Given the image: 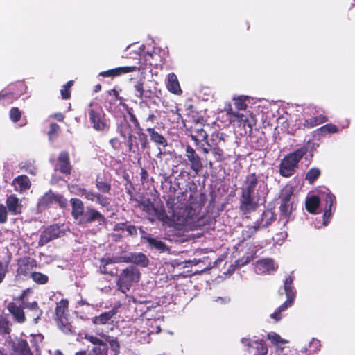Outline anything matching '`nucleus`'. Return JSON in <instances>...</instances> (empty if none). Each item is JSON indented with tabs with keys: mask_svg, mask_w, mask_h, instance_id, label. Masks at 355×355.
<instances>
[{
	"mask_svg": "<svg viewBox=\"0 0 355 355\" xmlns=\"http://www.w3.org/2000/svg\"><path fill=\"white\" fill-rule=\"evenodd\" d=\"M139 204L142 207L143 211L148 214H153L156 208L150 199L139 201Z\"/></svg>",
	"mask_w": 355,
	"mask_h": 355,
	"instance_id": "09e8293b",
	"label": "nucleus"
},
{
	"mask_svg": "<svg viewBox=\"0 0 355 355\" xmlns=\"http://www.w3.org/2000/svg\"><path fill=\"white\" fill-rule=\"evenodd\" d=\"M267 184L255 172L247 174L240 187L239 210L243 214L255 211L266 194Z\"/></svg>",
	"mask_w": 355,
	"mask_h": 355,
	"instance_id": "f03ea898",
	"label": "nucleus"
},
{
	"mask_svg": "<svg viewBox=\"0 0 355 355\" xmlns=\"http://www.w3.org/2000/svg\"><path fill=\"white\" fill-rule=\"evenodd\" d=\"M227 135L224 132L216 131L211 133L209 139H207L206 144L210 148L213 146H217L220 144L221 142H225V138Z\"/></svg>",
	"mask_w": 355,
	"mask_h": 355,
	"instance_id": "473e14b6",
	"label": "nucleus"
},
{
	"mask_svg": "<svg viewBox=\"0 0 355 355\" xmlns=\"http://www.w3.org/2000/svg\"><path fill=\"white\" fill-rule=\"evenodd\" d=\"M148 248L150 250H155L159 253L169 252V247L158 238L153 237L147 239Z\"/></svg>",
	"mask_w": 355,
	"mask_h": 355,
	"instance_id": "aec40b11",
	"label": "nucleus"
},
{
	"mask_svg": "<svg viewBox=\"0 0 355 355\" xmlns=\"http://www.w3.org/2000/svg\"><path fill=\"white\" fill-rule=\"evenodd\" d=\"M60 94L62 96V98L64 100L69 99L71 98V91L69 89L66 88L65 87H62V89L60 90Z\"/></svg>",
	"mask_w": 355,
	"mask_h": 355,
	"instance_id": "774afa93",
	"label": "nucleus"
},
{
	"mask_svg": "<svg viewBox=\"0 0 355 355\" xmlns=\"http://www.w3.org/2000/svg\"><path fill=\"white\" fill-rule=\"evenodd\" d=\"M256 268L260 274L270 272L276 270L274 260L271 258H265L257 261Z\"/></svg>",
	"mask_w": 355,
	"mask_h": 355,
	"instance_id": "4be33fe9",
	"label": "nucleus"
},
{
	"mask_svg": "<svg viewBox=\"0 0 355 355\" xmlns=\"http://www.w3.org/2000/svg\"><path fill=\"white\" fill-rule=\"evenodd\" d=\"M127 114L129 116V121L133 123L134 128L136 130L142 128L136 115L134 114V111L132 107L127 108Z\"/></svg>",
	"mask_w": 355,
	"mask_h": 355,
	"instance_id": "3c124183",
	"label": "nucleus"
},
{
	"mask_svg": "<svg viewBox=\"0 0 355 355\" xmlns=\"http://www.w3.org/2000/svg\"><path fill=\"white\" fill-rule=\"evenodd\" d=\"M69 202L71 207V216L73 219L79 220L85 212V207L83 202L77 198H72Z\"/></svg>",
	"mask_w": 355,
	"mask_h": 355,
	"instance_id": "6ab92c4d",
	"label": "nucleus"
},
{
	"mask_svg": "<svg viewBox=\"0 0 355 355\" xmlns=\"http://www.w3.org/2000/svg\"><path fill=\"white\" fill-rule=\"evenodd\" d=\"M187 186L191 192V193L189 195V201L197 202L196 200H197L198 196L200 198V200L205 198L204 193H198V186L196 184V183L193 181L189 182Z\"/></svg>",
	"mask_w": 355,
	"mask_h": 355,
	"instance_id": "58836bf2",
	"label": "nucleus"
},
{
	"mask_svg": "<svg viewBox=\"0 0 355 355\" xmlns=\"http://www.w3.org/2000/svg\"><path fill=\"white\" fill-rule=\"evenodd\" d=\"M85 339L95 345L90 352H108L107 343L98 337L92 335H86Z\"/></svg>",
	"mask_w": 355,
	"mask_h": 355,
	"instance_id": "393cba45",
	"label": "nucleus"
},
{
	"mask_svg": "<svg viewBox=\"0 0 355 355\" xmlns=\"http://www.w3.org/2000/svg\"><path fill=\"white\" fill-rule=\"evenodd\" d=\"M191 137L196 145H199L200 142L201 141L206 142L208 137V135L202 127L196 125V127L192 130Z\"/></svg>",
	"mask_w": 355,
	"mask_h": 355,
	"instance_id": "2f4dec72",
	"label": "nucleus"
},
{
	"mask_svg": "<svg viewBox=\"0 0 355 355\" xmlns=\"http://www.w3.org/2000/svg\"><path fill=\"white\" fill-rule=\"evenodd\" d=\"M117 130L120 136L123 138H126V137H128L127 134L128 135L129 134H132V131L129 121L125 118L120 122L117 127Z\"/></svg>",
	"mask_w": 355,
	"mask_h": 355,
	"instance_id": "ea45409f",
	"label": "nucleus"
},
{
	"mask_svg": "<svg viewBox=\"0 0 355 355\" xmlns=\"http://www.w3.org/2000/svg\"><path fill=\"white\" fill-rule=\"evenodd\" d=\"M116 312L114 310L105 311L101 313L98 316H95L92 319V322L96 325H102L108 323V322L113 318Z\"/></svg>",
	"mask_w": 355,
	"mask_h": 355,
	"instance_id": "72a5a7b5",
	"label": "nucleus"
},
{
	"mask_svg": "<svg viewBox=\"0 0 355 355\" xmlns=\"http://www.w3.org/2000/svg\"><path fill=\"white\" fill-rule=\"evenodd\" d=\"M7 308L16 322L22 324L26 321V316L22 305L18 306L15 302H11L8 304Z\"/></svg>",
	"mask_w": 355,
	"mask_h": 355,
	"instance_id": "412c9836",
	"label": "nucleus"
},
{
	"mask_svg": "<svg viewBox=\"0 0 355 355\" xmlns=\"http://www.w3.org/2000/svg\"><path fill=\"white\" fill-rule=\"evenodd\" d=\"M15 351L17 352V355H33L26 340H21L17 343Z\"/></svg>",
	"mask_w": 355,
	"mask_h": 355,
	"instance_id": "79ce46f5",
	"label": "nucleus"
},
{
	"mask_svg": "<svg viewBox=\"0 0 355 355\" xmlns=\"http://www.w3.org/2000/svg\"><path fill=\"white\" fill-rule=\"evenodd\" d=\"M141 272L135 266H129L123 269L116 277L117 290L125 294L139 282Z\"/></svg>",
	"mask_w": 355,
	"mask_h": 355,
	"instance_id": "39448f33",
	"label": "nucleus"
},
{
	"mask_svg": "<svg viewBox=\"0 0 355 355\" xmlns=\"http://www.w3.org/2000/svg\"><path fill=\"white\" fill-rule=\"evenodd\" d=\"M261 227L259 223L257 222V225L250 227L248 230L243 233L244 239H250L254 235Z\"/></svg>",
	"mask_w": 355,
	"mask_h": 355,
	"instance_id": "5fc2aeb1",
	"label": "nucleus"
},
{
	"mask_svg": "<svg viewBox=\"0 0 355 355\" xmlns=\"http://www.w3.org/2000/svg\"><path fill=\"white\" fill-rule=\"evenodd\" d=\"M138 67L137 66L119 67L114 69H111L107 71H102L99 73V76L102 77L115 78L126 73L136 71Z\"/></svg>",
	"mask_w": 355,
	"mask_h": 355,
	"instance_id": "f3484780",
	"label": "nucleus"
},
{
	"mask_svg": "<svg viewBox=\"0 0 355 355\" xmlns=\"http://www.w3.org/2000/svg\"><path fill=\"white\" fill-rule=\"evenodd\" d=\"M62 234V231L58 225L54 224L47 227L40 234L38 241V246L42 247L54 240Z\"/></svg>",
	"mask_w": 355,
	"mask_h": 355,
	"instance_id": "ddd939ff",
	"label": "nucleus"
},
{
	"mask_svg": "<svg viewBox=\"0 0 355 355\" xmlns=\"http://www.w3.org/2000/svg\"><path fill=\"white\" fill-rule=\"evenodd\" d=\"M105 340L110 344L111 349L114 352V355H119L120 353V344L116 338L106 336Z\"/></svg>",
	"mask_w": 355,
	"mask_h": 355,
	"instance_id": "49530a36",
	"label": "nucleus"
},
{
	"mask_svg": "<svg viewBox=\"0 0 355 355\" xmlns=\"http://www.w3.org/2000/svg\"><path fill=\"white\" fill-rule=\"evenodd\" d=\"M68 317L69 315H64L56 318L59 328L66 334H73L72 325L69 322Z\"/></svg>",
	"mask_w": 355,
	"mask_h": 355,
	"instance_id": "e433bc0d",
	"label": "nucleus"
},
{
	"mask_svg": "<svg viewBox=\"0 0 355 355\" xmlns=\"http://www.w3.org/2000/svg\"><path fill=\"white\" fill-rule=\"evenodd\" d=\"M308 150V146H303L286 155L281 160L279 165V172L280 175L284 178H290L293 176L298 168L300 161L307 153Z\"/></svg>",
	"mask_w": 355,
	"mask_h": 355,
	"instance_id": "20e7f679",
	"label": "nucleus"
},
{
	"mask_svg": "<svg viewBox=\"0 0 355 355\" xmlns=\"http://www.w3.org/2000/svg\"><path fill=\"white\" fill-rule=\"evenodd\" d=\"M109 144H110L112 148L116 151L120 150L121 148L122 144L118 137H113L110 139L109 141Z\"/></svg>",
	"mask_w": 355,
	"mask_h": 355,
	"instance_id": "052dcab7",
	"label": "nucleus"
},
{
	"mask_svg": "<svg viewBox=\"0 0 355 355\" xmlns=\"http://www.w3.org/2000/svg\"><path fill=\"white\" fill-rule=\"evenodd\" d=\"M126 138L127 139L125 144L128 147V152L132 153L134 155H139L140 148L139 146V143L135 141L137 137L134 136L132 134H129V135H128Z\"/></svg>",
	"mask_w": 355,
	"mask_h": 355,
	"instance_id": "c9c22d12",
	"label": "nucleus"
},
{
	"mask_svg": "<svg viewBox=\"0 0 355 355\" xmlns=\"http://www.w3.org/2000/svg\"><path fill=\"white\" fill-rule=\"evenodd\" d=\"M37 267V261L35 259L30 257H25L18 263L17 272L19 275H31L33 269Z\"/></svg>",
	"mask_w": 355,
	"mask_h": 355,
	"instance_id": "dca6fc26",
	"label": "nucleus"
},
{
	"mask_svg": "<svg viewBox=\"0 0 355 355\" xmlns=\"http://www.w3.org/2000/svg\"><path fill=\"white\" fill-rule=\"evenodd\" d=\"M294 278V276L291 274L284 280V289L287 300L278 308L277 310L279 311L280 313L285 311L288 306H291L295 298L296 291L293 286Z\"/></svg>",
	"mask_w": 355,
	"mask_h": 355,
	"instance_id": "9b49d317",
	"label": "nucleus"
},
{
	"mask_svg": "<svg viewBox=\"0 0 355 355\" xmlns=\"http://www.w3.org/2000/svg\"><path fill=\"white\" fill-rule=\"evenodd\" d=\"M137 139L140 144V148L142 150L150 148V142L148 139V135L144 132V129L141 128L137 130Z\"/></svg>",
	"mask_w": 355,
	"mask_h": 355,
	"instance_id": "a19ab883",
	"label": "nucleus"
},
{
	"mask_svg": "<svg viewBox=\"0 0 355 355\" xmlns=\"http://www.w3.org/2000/svg\"><path fill=\"white\" fill-rule=\"evenodd\" d=\"M179 194L176 198L170 197L166 200V205L171 209L177 224L192 230L202 227L205 222L201 214L202 205L196 201H189L188 205L183 206L180 200L186 199V191L180 192Z\"/></svg>",
	"mask_w": 355,
	"mask_h": 355,
	"instance_id": "f257e3e1",
	"label": "nucleus"
},
{
	"mask_svg": "<svg viewBox=\"0 0 355 355\" xmlns=\"http://www.w3.org/2000/svg\"><path fill=\"white\" fill-rule=\"evenodd\" d=\"M94 222H97L98 225H105L107 223V219L98 210L92 206H87L78 220V225L86 226Z\"/></svg>",
	"mask_w": 355,
	"mask_h": 355,
	"instance_id": "6e6552de",
	"label": "nucleus"
},
{
	"mask_svg": "<svg viewBox=\"0 0 355 355\" xmlns=\"http://www.w3.org/2000/svg\"><path fill=\"white\" fill-rule=\"evenodd\" d=\"M20 302H21V305L24 309L33 311V317L34 318L35 322L37 323L38 320L40 319L43 313V311L40 308L37 302L33 301L32 302H28L26 300H24V301Z\"/></svg>",
	"mask_w": 355,
	"mask_h": 355,
	"instance_id": "b1692460",
	"label": "nucleus"
},
{
	"mask_svg": "<svg viewBox=\"0 0 355 355\" xmlns=\"http://www.w3.org/2000/svg\"><path fill=\"white\" fill-rule=\"evenodd\" d=\"M89 122L92 128L96 131H105L109 129L105 114L101 108H92L88 112Z\"/></svg>",
	"mask_w": 355,
	"mask_h": 355,
	"instance_id": "1a4fd4ad",
	"label": "nucleus"
},
{
	"mask_svg": "<svg viewBox=\"0 0 355 355\" xmlns=\"http://www.w3.org/2000/svg\"><path fill=\"white\" fill-rule=\"evenodd\" d=\"M248 342V355H267L268 347L263 340H255L252 343L248 341V339H242V343Z\"/></svg>",
	"mask_w": 355,
	"mask_h": 355,
	"instance_id": "2eb2a0df",
	"label": "nucleus"
},
{
	"mask_svg": "<svg viewBox=\"0 0 355 355\" xmlns=\"http://www.w3.org/2000/svg\"><path fill=\"white\" fill-rule=\"evenodd\" d=\"M320 204V199L317 196H311L306 200V209L310 214H315Z\"/></svg>",
	"mask_w": 355,
	"mask_h": 355,
	"instance_id": "f704fd0d",
	"label": "nucleus"
},
{
	"mask_svg": "<svg viewBox=\"0 0 355 355\" xmlns=\"http://www.w3.org/2000/svg\"><path fill=\"white\" fill-rule=\"evenodd\" d=\"M248 99L249 97L246 96H241L237 98H234L236 108L239 110H245L248 107L245 101Z\"/></svg>",
	"mask_w": 355,
	"mask_h": 355,
	"instance_id": "8fccbe9b",
	"label": "nucleus"
},
{
	"mask_svg": "<svg viewBox=\"0 0 355 355\" xmlns=\"http://www.w3.org/2000/svg\"><path fill=\"white\" fill-rule=\"evenodd\" d=\"M59 171L66 175L71 173L72 166L70 163L69 154L67 151L63 150L59 153L58 157Z\"/></svg>",
	"mask_w": 355,
	"mask_h": 355,
	"instance_id": "a211bd4d",
	"label": "nucleus"
},
{
	"mask_svg": "<svg viewBox=\"0 0 355 355\" xmlns=\"http://www.w3.org/2000/svg\"><path fill=\"white\" fill-rule=\"evenodd\" d=\"M10 119L16 123L19 121L21 116V112L18 107H12L10 110Z\"/></svg>",
	"mask_w": 355,
	"mask_h": 355,
	"instance_id": "6e6d98bb",
	"label": "nucleus"
},
{
	"mask_svg": "<svg viewBox=\"0 0 355 355\" xmlns=\"http://www.w3.org/2000/svg\"><path fill=\"white\" fill-rule=\"evenodd\" d=\"M324 200L325 206L323 214V223L324 225H327L331 216V209L334 204L336 203V197L333 193L329 192L326 194Z\"/></svg>",
	"mask_w": 355,
	"mask_h": 355,
	"instance_id": "5701e85b",
	"label": "nucleus"
},
{
	"mask_svg": "<svg viewBox=\"0 0 355 355\" xmlns=\"http://www.w3.org/2000/svg\"><path fill=\"white\" fill-rule=\"evenodd\" d=\"M166 87L168 91L175 94H179L182 92L178 77L174 73L168 75Z\"/></svg>",
	"mask_w": 355,
	"mask_h": 355,
	"instance_id": "c85d7f7f",
	"label": "nucleus"
},
{
	"mask_svg": "<svg viewBox=\"0 0 355 355\" xmlns=\"http://www.w3.org/2000/svg\"><path fill=\"white\" fill-rule=\"evenodd\" d=\"M31 277L35 283L39 284H45L49 281L48 276L40 272H32Z\"/></svg>",
	"mask_w": 355,
	"mask_h": 355,
	"instance_id": "de8ad7c7",
	"label": "nucleus"
},
{
	"mask_svg": "<svg viewBox=\"0 0 355 355\" xmlns=\"http://www.w3.org/2000/svg\"><path fill=\"white\" fill-rule=\"evenodd\" d=\"M293 195V191L291 189L285 190L281 198V202H291V198Z\"/></svg>",
	"mask_w": 355,
	"mask_h": 355,
	"instance_id": "69168bd1",
	"label": "nucleus"
},
{
	"mask_svg": "<svg viewBox=\"0 0 355 355\" xmlns=\"http://www.w3.org/2000/svg\"><path fill=\"white\" fill-rule=\"evenodd\" d=\"M146 131L148 133L150 139L155 144L164 148L168 146L167 139L160 133L157 132L153 128H147Z\"/></svg>",
	"mask_w": 355,
	"mask_h": 355,
	"instance_id": "bb28decb",
	"label": "nucleus"
},
{
	"mask_svg": "<svg viewBox=\"0 0 355 355\" xmlns=\"http://www.w3.org/2000/svg\"><path fill=\"white\" fill-rule=\"evenodd\" d=\"M12 183L16 189H19L20 191L28 190L31 186L29 178L26 175H18L13 180Z\"/></svg>",
	"mask_w": 355,
	"mask_h": 355,
	"instance_id": "c756f323",
	"label": "nucleus"
},
{
	"mask_svg": "<svg viewBox=\"0 0 355 355\" xmlns=\"http://www.w3.org/2000/svg\"><path fill=\"white\" fill-rule=\"evenodd\" d=\"M123 263L121 256L101 258L97 271L101 275L116 277L119 269L116 263Z\"/></svg>",
	"mask_w": 355,
	"mask_h": 355,
	"instance_id": "0eeeda50",
	"label": "nucleus"
},
{
	"mask_svg": "<svg viewBox=\"0 0 355 355\" xmlns=\"http://www.w3.org/2000/svg\"><path fill=\"white\" fill-rule=\"evenodd\" d=\"M60 130V128L59 125H58L56 123H51L50 124L49 130L47 133L49 139H51L55 135H56Z\"/></svg>",
	"mask_w": 355,
	"mask_h": 355,
	"instance_id": "13d9d810",
	"label": "nucleus"
},
{
	"mask_svg": "<svg viewBox=\"0 0 355 355\" xmlns=\"http://www.w3.org/2000/svg\"><path fill=\"white\" fill-rule=\"evenodd\" d=\"M69 301L67 299H62L59 302H57L55 307V316L56 318L69 315Z\"/></svg>",
	"mask_w": 355,
	"mask_h": 355,
	"instance_id": "4c0bfd02",
	"label": "nucleus"
},
{
	"mask_svg": "<svg viewBox=\"0 0 355 355\" xmlns=\"http://www.w3.org/2000/svg\"><path fill=\"white\" fill-rule=\"evenodd\" d=\"M317 131L320 135H326L327 134L337 133L338 128L333 123H327L319 128Z\"/></svg>",
	"mask_w": 355,
	"mask_h": 355,
	"instance_id": "a18cd8bd",
	"label": "nucleus"
},
{
	"mask_svg": "<svg viewBox=\"0 0 355 355\" xmlns=\"http://www.w3.org/2000/svg\"><path fill=\"white\" fill-rule=\"evenodd\" d=\"M0 331L4 334H8L10 333L8 322L6 319L0 320Z\"/></svg>",
	"mask_w": 355,
	"mask_h": 355,
	"instance_id": "e2e57ef3",
	"label": "nucleus"
},
{
	"mask_svg": "<svg viewBox=\"0 0 355 355\" xmlns=\"http://www.w3.org/2000/svg\"><path fill=\"white\" fill-rule=\"evenodd\" d=\"M8 211L6 209V207L0 204V223L3 224L6 223L8 220Z\"/></svg>",
	"mask_w": 355,
	"mask_h": 355,
	"instance_id": "680f3d73",
	"label": "nucleus"
},
{
	"mask_svg": "<svg viewBox=\"0 0 355 355\" xmlns=\"http://www.w3.org/2000/svg\"><path fill=\"white\" fill-rule=\"evenodd\" d=\"M184 156L189 164L190 169L196 174H198L203 168V164L196 150L191 146L187 145Z\"/></svg>",
	"mask_w": 355,
	"mask_h": 355,
	"instance_id": "f8f14e48",
	"label": "nucleus"
},
{
	"mask_svg": "<svg viewBox=\"0 0 355 355\" xmlns=\"http://www.w3.org/2000/svg\"><path fill=\"white\" fill-rule=\"evenodd\" d=\"M275 219V212L271 209H267L263 211L260 220H258L257 223H259L261 228H265L270 225Z\"/></svg>",
	"mask_w": 355,
	"mask_h": 355,
	"instance_id": "cd10ccee",
	"label": "nucleus"
},
{
	"mask_svg": "<svg viewBox=\"0 0 355 355\" xmlns=\"http://www.w3.org/2000/svg\"><path fill=\"white\" fill-rule=\"evenodd\" d=\"M268 338L271 341L272 343L277 345L278 347H279L278 345L280 343L284 344L288 343V340L282 338L279 334L275 332L268 334Z\"/></svg>",
	"mask_w": 355,
	"mask_h": 355,
	"instance_id": "864d4df0",
	"label": "nucleus"
},
{
	"mask_svg": "<svg viewBox=\"0 0 355 355\" xmlns=\"http://www.w3.org/2000/svg\"><path fill=\"white\" fill-rule=\"evenodd\" d=\"M95 187L98 192L87 190L78 185L73 186L76 193L89 201H96L103 207L107 208L110 205V198L103 194H110L112 190L111 179H107L97 175L95 180Z\"/></svg>",
	"mask_w": 355,
	"mask_h": 355,
	"instance_id": "7ed1b4c3",
	"label": "nucleus"
},
{
	"mask_svg": "<svg viewBox=\"0 0 355 355\" xmlns=\"http://www.w3.org/2000/svg\"><path fill=\"white\" fill-rule=\"evenodd\" d=\"M224 110L229 116L230 121H237L239 122H243L244 126L247 125L249 127V132H252V126L255 125L257 123V119L252 113H250L248 116L239 112H235L233 110L230 103L225 105Z\"/></svg>",
	"mask_w": 355,
	"mask_h": 355,
	"instance_id": "9d476101",
	"label": "nucleus"
},
{
	"mask_svg": "<svg viewBox=\"0 0 355 355\" xmlns=\"http://www.w3.org/2000/svg\"><path fill=\"white\" fill-rule=\"evenodd\" d=\"M321 171L318 168H311L306 173L305 179L310 184H313L320 177Z\"/></svg>",
	"mask_w": 355,
	"mask_h": 355,
	"instance_id": "c03bdc74",
	"label": "nucleus"
},
{
	"mask_svg": "<svg viewBox=\"0 0 355 355\" xmlns=\"http://www.w3.org/2000/svg\"><path fill=\"white\" fill-rule=\"evenodd\" d=\"M135 89L138 92L137 94H136V96L139 98H144V81L140 79L135 85H134Z\"/></svg>",
	"mask_w": 355,
	"mask_h": 355,
	"instance_id": "4d7b16f0",
	"label": "nucleus"
},
{
	"mask_svg": "<svg viewBox=\"0 0 355 355\" xmlns=\"http://www.w3.org/2000/svg\"><path fill=\"white\" fill-rule=\"evenodd\" d=\"M210 150L217 162H221L225 159L224 151L219 146L210 147Z\"/></svg>",
	"mask_w": 355,
	"mask_h": 355,
	"instance_id": "603ef678",
	"label": "nucleus"
},
{
	"mask_svg": "<svg viewBox=\"0 0 355 355\" xmlns=\"http://www.w3.org/2000/svg\"><path fill=\"white\" fill-rule=\"evenodd\" d=\"M121 259L123 263H132L141 267H147L149 263L148 258L142 252H131L121 256Z\"/></svg>",
	"mask_w": 355,
	"mask_h": 355,
	"instance_id": "4468645a",
	"label": "nucleus"
},
{
	"mask_svg": "<svg viewBox=\"0 0 355 355\" xmlns=\"http://www.w3.org/2000/svg\"><path fill=\"white\" fill-rule=\"evenodd\" d=\"M153 215H155L158 220L161 221H165L168 218V216L166 214V212L164 209H158L155 208V210L154 211Z\"/></svg>",
	"mask_w": 355,
	"mask_h": 355,
	"instance_id": "bf43d9fd",
	"label": "nucleus"
},
{
	"mask_svg": "<svg viewBox=\"0 0 355 355\" xmlns=\"http://www.w3.org/2000/svg\"><path fill=\"white\" fill-rule=\"evenodd\" d=\"M328 120L329 119L327 116L324 114H319L318 116H312L309 119H305L302 123V126L304 128L310 129L322 123H326Z\"/></svg>",
	"mask_w": 355,
	"mask_h": 355,
	"instance_id": "a878e982",
	"label": "nucleus"
},
{
	"mask_svg": "<svg viewBox=\"0 0 355 355\" xmlns=\"http://www.w3.org/2000/svg\"><path fill=\"white\" fill-rule=\"evenodd\" d=\"M54 203L58 205L61 209H65L67 207V199L63 195L55 193L50 189L39 199L37 207L45 209Z\"/></svg>",
	"mask_w": 355,
	"mask_h": 355,
	"instance_id": "423d86ee",
	"label": "nucleus"
},
{
	"mask_svg": "<svg viewBox=\"0 0 355 355\" xmlns=\"http://www.w3.org/2000/svg\"><path fill=\"white\" fill-rule=\"evenodd\" d=\"M6 205L8 211L13 215H17L21 212V205L19 204L18 198L15 195H10L7 198Z\"/></svg>",
	"mask_w": 355,
	"mask_h": 355,
	"instance_id": "7c9ffc66",
	"label": "nucleus"
},
{
	"mask_svg": "<svg viewBox=\"0 0 355 355\" xmlns=\"http://www.w3.org/2000/svg\"><path fill=\"white\" fill-rule=\"evenodd\" d=\"M137 230H138L137 227H136L134 225L130 224V223L128 222L125 230L128 232L129 236H137V234H138Z\"/></svg>",
	"mask_w": 355,
	"mask_h": 355,
	"instance_id": "0e129e2a",
	"label": "nucleus"
},
{
	"mask_svg": "<svg viewBox=\"0 0 355 355\" xmlns=\"http://www.w3.org/2000/svg\"><path fill=\"white\" fill-rule=\"evenodd\" d=\"M293 202H281L279 207L280 216L285 218H288L294 209Z\"/></svg>",
	"mask_w": 355,
	"mask_h": 355,
	"instance_id": "37998d69",
	"label": "nucleus"
},
{
	"mask_svg": "<svg viewBox=\"0 0 355 355\" xmlns=\"http://www.w3.org/2000/svg\"><path fill=\"white\" fill-rule=\"evenodd\" d=\"M136 335H137V336L138 335L140 336L141 339L139 340L140 343H145V342L148 343L149 342L148 340H149L150 333H148L146 331H139L136 332Z\"/></svg>",
	"mask_w": 355,
	"mask_h": 355,
	"instance_id": "338daca9",
	"label": "nucleus"
}]
</instances>
